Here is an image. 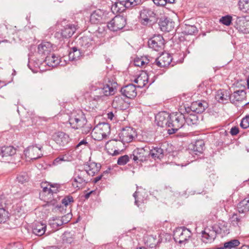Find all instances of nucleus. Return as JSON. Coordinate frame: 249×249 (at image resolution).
Instances as JSON below:
<instances>
[{
  "mask_svg": "<svg viewBox=\"0 0 249 249\" xmlns=\"http://www.w3.org/2000/svg\"><path fill=\"white\" fill-rule=\"evenodd\" d=\"M69 121L72 128L80 129L83 134H87L91 131L92 125L88 122L85 114L81 110L73 113Z\"/></svg>",
  "mask_w": 249,
  "mask_h": 249,
  "instance_id": "f257e3e1",
  "label": "nucleus"
},
{
  "mask_svg": "<svg viewBox=\"0 0 249 249\" xmlns=\"http://www.w3.org/2000/svg\"><path fill=\"white\" fill-rule=\"evenodd\" d=\"M185 115L181 112H173L170 114L169 127L167 130L170 135L174 134L185 124Z\"/></svg>",
  "mask_w": 249,
  "mask_h": 249,
  "instance_id": "f03ea898",
  "label": "nucleus"
},
{
  "mask_svg": "<svg viewBox=\"0 0 249 249\" xmlns=\"http://www.w3.org/2000/svg\"><path fill=\"white\" fill-rule=\"evenodd\" d=\"M174 239L176 242L180 245H185L192 238V231L185 227H180L176 228L174 231Z\"/></svg>",
  "mask_w": 249,
  "mask_h": 249,
  "instance_id": "7ed1b4c3",
  "label": "nucleus"
},
{
  "mask_svg": "<svg viewBox=\"0 0 249 249\" xmlns=\"http://www.w3.org/2000/svg\"><path fill=\"white\" fill-rule=\"evenodd\" d=\"M158 15L152 10L144 8L140 13V20L143 25L151 26L158 21Z\"/></svg>",
  "mask_w": 249,
  "mask_h": 249,
  "instance_id": "20e7f679",
  "label": "nucleus"
},
{
  "mask_svg": "<svg viewBox=\"0 0 249 249\" xmlns=\"http://www.w3.org/2000/svg\"><path fill=\"white\" fill-rule=\"evenodd\" d=\"M110 132V125L108 123H100L93 129L92 137L96 141H101L106 138Z\"/></svg>",
  "mask_w": 249,
  "mask_h": 249,
  "instance_id": "39448f33",
  "label": "nucleus"
},
{
  "mask_svg": "<svg viewBox=\"0 0 249 249\" xmlns=\"http://www.w3.org/2000/svg\"><path fill=\"white\" fill-rule=\"evenodd\" d=\"M85 168L76 169L74 175L73 186L78 189L85 186L89 181L88 177L89 176Z\"/></svg>",
  "mask_w": 249,
  "mask_h": 249,
  "instance_id": "423d86ee",
  "label": "nucleus"
},
{
  "mask_svg": "<svg viewBox=\"0 0 249 249\" xmlns=\"http://www.w3.org/2000/svg\"><path fill=\"white\" fill-rule=\"evenodd\" d=\"M149 156V148L145 146L142 148H137L130 155V159L136 163H141L146 160Z\"/></svg>",
  "mask_w": 249,
  "mask_h": 249,
  "instance_id": "0eeeda50",
  "label": "nucleus"
},
{
  "mask_svg": "<svg viewBox=\"0 0 249 249\" xmlns=\"http://www.w3.org/2000/svg\"><path fill=\"white\" fill-rule=\"evenodd\" d=\"M115 93V89L113 86H110L109 84H106L103 87L98 88L95 89V93L92 97L94 100H102L104 96H107L113 95Z\"/></svg>",
  "mask_w": 249,
  "mask_h": 249,
  "instance_id": "6e6552de",
  "label": "nucleus"
},
{
  "mask_svg": "<svg viewBox=\"0 0 249 249\" xmlns=\"http://www.w3.org/2000/svg\"><path fill=\"white\" fill-rule=\"evenodd\" d=\"M108 28L113 32L122 29L126 24V18L122 16H116L111 21L107 22Z\"/></svg>",
  "mask_w": 249,
  "mask_h": 249,
  "instance_id": "1a4fd4ad",
  "label": "nucleus"
},
{
  "mask_svg": "<svg viewBox=\"0 0 249 249\" xmlns=\"http://www.w3.org/2000/svg\"><path fill=\"white\" fill-rule=\"evenodd\" d=\"M42 146L41 145H33L28 146L24 152L26 158L31 160H36L43 156Z\"/></svg>",
  "mask_w": 249,
  "mask_h": 249,
  "instance_id": "9d476101",
  "label": "nucleus"
},
{
  "mask_svg": "<svg viewBox=\"0 0 249 249\" xmlns=\"http://www.w3.org/2000/svg\"><path fill=\"white\" fill-rule=\"evenodd\" d=\"M216 226H213L211 228H206L201 232V240L207 243H212L217 235Z\"/></svg>",
  "mask_w": 249,
  "mask_h": 249,
  "instance_id": "9b49d317",
  "label": "nucleus"
},
{
  "mask_svg": "<svg viewBox=\"0 0 249 249\" xmlns=\"http://www.w3.org/2000/svg\"><path fill=\"white\" fill-rule=\"evenodd\" d=\"M148 45L149 48L156 51H160L163 49L164 40L163 37L160 35H154L149 39Z\"/></svg>",
  "mask_w": 249,
  "mask_h": 249,
  "instance_id": "f8f14e48",
  "label": "nucleus"
},
{
  "mask_svg": "<svg viewBox=\"0 0 249 249\" xmlns=\"http://www.w3.org/2000/svg\"><path fill=\"white\" fill-rule=\"evenodd\" d=\"M108 13L104 12L100 9L93 12L90 15V21L92 24H98L107 22Z\"/></svg>",
  "mask_w": 249,
  "mask_h": 249,
  "instance_id": "ddd939ff",
  "label": "nucleus"
},
{
  "mask_svg": "<svg viewBox=\"0 0 249 249\" xmlns=\"http://www.w3.org/2000/svg\"><path fill=\"white\" fill-rule=\"evenodd\" d=\"M53 45L48 41H43L38 45L37 53L41 57L46 58L53 50Z\"/></svg>",
  "mask_w": 249,
  "mask_h": 249,
  "instance_id": "4468645a",
  "label": "nucleus"
},
{
  "mask_svg": "<svg viewBox=\"0 0 249 249\" xmlns=\"http://www.w3.org/2000/svg\"><path fill=\"white\" fill-rule=\"evenodd\" d=\"M119 135L123 142L128 143L133 140L135 135V130L132 127H125L122 129Z\"/></svg>",
  "mask_w": 249,
  "mask_h": 249,
  "instance_id": "2eb2a0df",
  "label": "nucleus"
},
{
  "mask_svg": "<svg viewBox=\"0 0 249 249\" xmlns=\"http://www.w3.org/2000/svg\"><path fill=\"white\" fill-rule=\"evenodd\" d=\"M53 139L60 147H65L70 141L69 136L63 132H58L53 136Z\"/></svg>",
  "mask_w": 249,
  "mask_h": 249,
  "instance_id": "dca6fc26",
  "label": "nucleus"
},
{
  "mask_svg": "<svg viewBox=\"0 0 249 249\" xmlns=\"http://www.w3.org/2000/svg\"><path fill=\"white\" fill-rule=\"evenodd\" d=\"M172 57L168 53H163L157 59H154V61L152 63L153 65H157L160 68L168 66L171 63Z\"/></svg>",
  "mask_w": 249,
  "mask_h": 249,
  "instance_id": "f3484780",
  "label": "nucleus"
},
{
  "mask_svg": "<svg viewBox=\"0 0 249 249\" xmlns=\"http://www.w3.org/2000/svg\"><path fill=\"white\" fill-rule=\"evenodd\" d=\"M170 118V114L165 111L161 112L156 115L155 121L157 124L160 127L167 126L169 127Z\"/></svg>",
  "mask_w": 249,
  "mask_h": 249,
  "instance_id": "a211bd4d",
  "label": "nucleus"
},
{
  "mask_svg": "<svg viewBox=\"0 0 249 249\" xmlns=\"http://www.w3.org/2000/svg\"><path fill=\"white\" fill-rule=\"evenodd\" d=\"M121 92L124 96L129 99L134 98L137 94L136 86L133 84L127 85L122 88Z\"/></svg>",
  "mask_w": 249,
  "mask_h": 249,
  "instance_id": "6ab92c4d",
  "label": "nucleus"
},
{
  "mask_svg": "<svg viewBox=\"0 0 249 249\" xmlns=\"http://www.w3.org/2000/svg\"><path fill=\"white\" fill-rule=\"evenodd\" d=\"M167 143H162L160 147H156L152 149H149V155L154 159L162 158L166 153V149H164Z\"/></svg>",
  "mask_w": 249,
  "mask_h": 249,
  "instance_id": "aec40b11",
  "label": "nucleus"
},
{
  "mask_svg": "<svg viewBox=\"0 0 249 249\" xmlns=\"http://www.w3.org/2000/svg\"><path fill=\"white\" fill-rule=\"evenodd\" d=\"M153 59L152 58L148 56L137 57L134 59V64L137 67L144 68L146 66H150L152 63Z\"/></svg>",
  "mask_w": 249,
  "mask_h": 249,
  "instance_id": "412c9836",
  "label": "nucleus"
},
{
  "mask_svg": "<svg viewBox=\"0 0 249 249\" xmlns=\"http://www.w3.org/2000/svg\"><path fill=\"white\" fill-rule=\"evenodd\" d=\"M208 107V104L205 101H196L192 104L190 109L194 113H201L204 111Z\"/></svg>",
  "mask_w": 249,
  "mask_h": 249,
  "instance_id": "4be33fe9",
  "label": "nucleus"
},
{
  "mask_svg": "<svg viewBox=\"0 0 249 249\" xmlns=\"http://www.w3.org/2000/svg\"><path fill=\"white\" fill-rule=\"evenodd\" d=\"M76 31L74 25L68 24L64 26L60 30L61 36L64 38L71 37Z\"/></svg>",
  "mask_w": 249,
  "mask_h": 249,
  "instance_id": "5701e85b",
  "label": "nucleus"
},
{
  "mask_svg": "<svg viewBox=\"0 0 249 249\" xmlns=\"http://www.w3.org/2000/svg\"><path fill=\"white\" fill-rule=\"evenodd\" d=\"M78 44L81 47L82 51L85 52L92 48L93 40L90 37L83 36L78 39Z\"/></svg>",
  "mask_w": 249,
  "mask_h": 249,
  "instance_id": "b1692460",
  "label": "nucleus"
},
{
  "mask_svg": "<svg viewBox=\"0 0 249 249\" xmlns=\"http://www.w3.org/2000/svg\"><path fill=\"white\" fill-rule=\"evenodd\" d=\"M186 113H184L186 116H185V123L190 126L197 125L199 123L197 115L194 112L189 113L186 109Z\"/></svg>",
  "mask_w": 249,
  "mask_h": 249,
  "instance_id": "393cba45",
  "label": "nucleus"
},
{
  "mask_svg": "<svg viewBox=\"0 0 249 249\" xmlns=\"http://www.w3.org/2000/svg\"><path fill=\"white\" fill-rule=\"evenodd\" d=\"M148 76L145 71H142L139 76L135 78L134 82L137 84V87L142 88L148 83Z\"/></svg>",
  "mask_w": 249,
  "mask_h": 249,
  "instance_id": "a878e982",
  "label": "nucleus"
},
{
  "mask_svg": "<svg viewBox=\"0 0 249 249\" xmlns=\"http://www.w3.org/2000/svg\"><path fill=\"white\" fill-rule=\"evenodd\" d=\"M173 23L170 21L167 18H160L159 22V25L161 31L169 32L174 28Z\"/></svg>",
  "mask_w": 249,
  "mask_h": 249,
  "instance_id": "bb28decb",
  "label": "nucleus"
},
{
  "mask_svg": "<svg viewBox=\"0 0 249 249\" xmlns=\"http://www.w3.org/2000/svg\"><path fill=\"white\" fill-rule=\"evenodd\" d=\"M101 167L100 163L91 162L86 166L85 169L89 173V176H93L100 171Z\"/></svg>",
  "mask_w": 249,
  "mask_h": 249,
  "instance_id": "cd10ccee",
  "label": "nucleus"
},
{
  "mask_svg": "<svg viewBox=\"0 0 249 249\" xmlns=\"http://www.w3.org/2000/svg\"><path fill=\"white\" fill-rule=\"evenodd\" d=\"M61 58L59 57L56 56L54 54L52 53L46 56L45 62L49 66L54 67L60 64L61 62Z\"/></svg>",
  "mask_w": 249,
  "mask_h": 249,
  "instance_id": "c85d7f7f",
  "label": "nucleus"
},
{
  "mask_svg": "<svg viewBox=\"0 0 249 249\" xmlns=\"http://www.w3.org/2000/svg\"><path fill=\"white\" fill-rule=\"evenodd\" d=\"M215 97L218 102L224 104L230 99V96L227 90H219L216 92Z\"/></svg>",
  "mask_w": 249,
  "mask_h": 249,
  "instance_id": "c756f323",
  "label": "nucleus"
},
{
  "mask_svg": "<svg viewBox=\"0 0 249 249\" xmlns=\"http://www.w3.org/2000/svg\"><path fill=\"white\" fill-rule=\"evenodd\" d=\"M246 94L244 90H236L230 96V100L232 103L242 101L245 97Z\"/></svg>",
  "mask_w": 249,
  "mask_h": 249,
  "instance_id": "7c9ffc66",
  "label": "nucleus"
},
{
  "mask_svg": "<svg viewBox=\"0 0 249 249\" xmlns=\"http://www.w3.org/2000/svg\"><path fill=\"white\" fill-rule=\"evenodd\" d=\"M237 209L240 213L249 212V198H246L241 201L237 205Z\"/></svg>",
  "mask_w": 249,
  "mask_h": 249,
  "instance_id": "2f4dec72",
  "label": "nucleus"
},
{
  "mask_svg": "<svg viewBox=\"0 0 249 249\" xmlns=\"http://www.w3.org/2000/svg\"><path fill=\"white\" fill-rule=\"evenodd\" d=\"M46 225L41 223H37L34 226L32 230L33 233L37 236H41L45 233Z\"/></svg>",
  "mask_w": 249,
  "mask_h": 249,
  "instance_id": "473e14b6",
  "label": "nucleus"
},
{
  "mask_svg": "<svg viewBox=\"0 0 249 249\" xmlns=\"http://www.w3.org/2000/svg\"><path fill=\"white\" fill-rule=\"evenodd\" d=\"M204 147L205 144L204 142L201 140H198L196 141L193 145L192 151L196 155L201 154L204 150Z\"/></svg>",
  "mask_w": 249,
  "mask_h": 249,
  "instance_id": "72a5a7b5",
  "label": "nucleus"
},
{
  "mask_svg": "<svg viewBox=\"0 0 249 249\" xmlns=\"http://www.w3.org/2000/svg\"><path fill=\"white\" fill-rule=\"evenodd\" d=\"M16 153V149L11 146H3L1 149V153L3 157L12 156L15 154Z\"/></svg>",
  "mask_w": 249,
  "mask_h": 249,
  "instance_id": "f704fd0d",
  "label": "nucleus"
},
{
  "mask_svg": "<svg viewBox=\"0 0 249 249\" xmlns=\"http://www.w3.org/2000/svg\"><path fill=\"white\" fill-rule=\"evenodd\" d=\"M124 100L121 96H117L113 99L112 103V107L115 108L123 109L124 107Z\"/></svg>",
  "mask_w": 249,
  "mask_h": 249,
  "instance_id": "c9c22d12",
  "label": "nucleus"
},
{
  "mask_svg": "<svg viewBox=\"0 0 249 249\" xmlns=\"http://www.w3.org/2000/svg\"><path fill=\"white\" fill-rule=\"evenodd\" d=\"M49 224L53 230H56L63 224V222L60 217H53L50 219Z\"/></svg>",
  "mask_w": 249,
  "mask_h": 249,
  "instance_id": "e433bc0d",
  "label": "nucleus"
},
{
  "mask_svg": "<svg viewBox=\"0 0 249 249\" xmlns=\"http://www.w3.org/2000/svg\"><path fill=\"white\" fill-rule=\"evenodd\" d=\"M75 239L73 232L65 231L62 235V242L64 244H71Z\"/></svg>",
  "mask_w": 249,
  "mask_h": 249,
  "instance_id": "4c0bfd02",
  "label": "nucleus"
},
{
  "mask_svg": "<svg viewBox=\"0 0 249 249\" xmlns=\"http://www.w3.org/2000/svg\"><path fill=\"white\" fill-rule=\"evenodd\" d=\"M229 220L230 224L234 227H239L242 222V219L236 213L232 214Z\"/></svg>",
  "mask_w": 249,
  "mask_h": 249,
  "instance_id": "58836bf2",
  "label": "nucleus"
},
{
  "mask_svg": "<svg viewBox=\"0 0 249 249\" xmlns=\"http://www.w3.org/2000/svg\"><path fill=\"white\" fill-rule=\"evenodd\" d=\"M141 2V0H122V4L124 7L129 8L133 7Z\"/></svg>",
  "mask_w": 249,
  "mask_h": 249,
  "instance_id": "ea45409f",
  "label": "nucleus"
},
{
  "mask_svg": "<svg viewBox=\"0 0 249 249\" xmlns=\"http://www.w3.org/2000/svg\"><path fill=\"white\" fill-rule=\"evenodd\" d=\"M238 6L243 12L249 13V0H239Z\"/></svg>",
  "mask_w": 249,
  "mask_h": 249,
  "instance_id": "a19ab883",
  "label": "nucleus"
},
{
  "mask_svg": "<svg viewBox=\"0 0 249 249\" xmlns=\"http://www.w3.org/2000/svg\"><path fill=\"white\" fill-rule=\"evenodd\" d=\"M240 242L238 240H231V241L226 242L224 244V248H222V249H231L238 246Z\"/></svg>",
  "mask_w": 249,
  "mask_h": 249,
  "instance_id": "79ce46f5",
  "label": "nucleus"
},
{
  "mask_svg": "<svg viewBox=\"0 0 249 249\" xmlns=\"http://www.w3.org/2000/svg\"><path fill=\"white\" fill-rule=\"evenodd\" d=\"M145 244L150 248H153L156 245V238H154L152 235H148L144 238Z\"/></svg>",
  "mask_w": 249,
  "mask_h": 249,
  "instance_id": "37998d69",
  "label": "nucleus"
},
{
  "mask_svg": "<svg viewBox=\"0 0 249 249\" xmlns=\"http://www.w3.org/2000/svg\"><path fill=\"white\" fill-rule=\"evenodd\" d=\"M183 32L186 35H191L197 33V30L194 25H186Z\"/></svg>",
  "mask_w": 249,
  "mask_h": 249,
  "instance_id": "c03bdc74",
  "label": "nucleus"
},
{
  "mask_svg": "<svg viewBox=\"0 0 249 249\" xmlns=\"http://www.w3.org/2000/svg\"><path fill=\"white\" fill-rule=\"evenodd\" d=\"M9 213L4 208H0V223H4L9 218Z\"/></svg>",
  "mask_w": 249,
  "mask_h": 249,
  "instance_id": "a18cd8bd",
  "label": "nucleus"
},
{
  "mask_svg": "<svg viewBox=\"0 0 249 249\" xmlns=\"http://www.w3.org/2000/svg\"><path fill=\"white\" fill-rule=\"evenodd\" d=\"M130 156L125 155L120 157L117 160V164L119 165H124L126 164L129 160Z\"/></svg>",
  "mask_w": 249,
  "mask_h": 249,
  "instance_id": "49530a36",
  "label": "nucleus"
},
{
  "mask_svg": "<svg viewBox=\"0 0 249 249\" xmlns=\"http://www.w3.org/2000/svg\"><path fill=\"white\" fill-rule=\"evenodd\" d=\"M29 178L28 174L25 172L20 173L17 178L18 181L22 184L27 182Z\"/></svg>",
  "mask_w": 249,
  "mask_h": 249,
  "instance_id": "de8ad7c7",
  "label": "nucleus"
},
{
  "mask_svg": "<svg viewBox=\"0 0 249 249\" xmlns=\"http://www.w3.org/2000/svg\"><path fill=\"white\" fill-rule=\"evenodd\" d=\"M57 184L51 185V187L48 188L47 187H44L43 191L44 193H48L49 194H53V193H56L58 191L57 188L56 187Z\"/></svg>",
  "mask_w": 249,
  "mask_h": 249,
  "instance_id": "09e8293b",
  "label": "nucleus"
},
{
  "mask_svg": "<svg viewBox=\"0 0 249 249\" xmlns=\"http://www.w3.org/2000/svg\"><path fill=\"white\" fill-rule=\"evenodd\" d=\"M111 142L112 145L117 149H123L124 147V142H123L121 140V141L113 140L111 141Z\"/></svg>",
  "mask_w": 249,
  "mask_h": 249,
  "instance_id": "8fccbe9b",
  "label": "nucleus"
},
{
  "mask_svg": "<svg viewBox=\"0 0 249 249\" xmlns=\"http://www.w3.org/2000/svg\"><path fill=\"white\" fill-rule=\"evenodd\" d=\"M231 19L232 17L231 16L227 15L222 17L220 19V22L224 25L229 26L231 23Z\"/></svg>",
  "mask_w": 249,
  "mask_h": 249,
  "instance_id": "3c124183",
  "label": "nucleus"
},
{
  "mask_svg": "<svg viewBox=\"0 0 249 249\" xmlns=\"http://www.w3.org/2000/svg\"><path fill=\"white\" fill-rule=\"evenodd\" d=\"M240 125V126L244 129L249 127V115H246L242 119Z\"/></svg>",
  "mask_w": 249,
  "mask_h": 249,
  "instance_id": "603ef678",
  "label": "nucleus"
},
{
  "mask_svg": "<svg viewBox=\"0 0 249 249\" xmlns=\"http://www.w3.org/2000/svg\"><path fill=\"white\" fill-rule=\"evenodd\" d=\"M74 200L73 197L71 195L65 196L62 200L61 202L65 206H68L69 204L73 202Z\"/></svg>",
  "mask_w": 249,
  "mask_h": 249,
  "instance_id": "864d4df0",
  "label": "nucleus"
},
{
  "mask_svg": "<svg viewBox=\"0 0 249 249\" xmlns=\"http://www.w3.org/2000/svg\"><path fill=\"white\" fill-rule=\"evenodd\" d=\"M71 50L73 51L74 56L77 60L85 52L84 51H82L81 49H78L75 47H72Z\"/></svg>",
  "mask_w": 249,
  "mask_h": 249,
  "instance_id": "5fc2aeb1",
  "label": "nucleus"
},
{
  "mask_svg": "<svg viewBox=\"0 0 249 249\" xmlns=\"http://www.w3.org/2000/svg\"><path fill=\"white\" fill-rule=\"evenodd\" d=\"M82 146V148H85L86 147H89V144L87 142L86 139H83L76 146V148L78 149L79 147Z\"/></svg>",
  "mask_w": 249,
  "mask_h": 249,
  "instance_id": "6e6d98bb",
  "label": "nucleus"
},
{
  "mask_svg": "<svg viewBox=\"0 0 249 249\" xmlns=\"http://www.w3.org/2000/svg\"><path fill=\"white\" fill-rule=\"evenodd\" d=\"M5 249H23L21 245L19 243H14L7 247Z\"/></svg>",
  "mask_w": 249,
  "mask_h": 249,
  "instance_id": "4d7b16f0",
  "label": "nucleus"
},
{
  "mask_svg": "<svg viewBox=\"0 0 249 249\" xmlns=\"http://www.w3.org/2000/svg\"><path fill=\"white\" fill-rule=\"evenodd\" d=\"M153 2L157 6H163L166 4L165 0H153Z\"/></svg>",
  "mask_w": 249,
  "mask_h": 249,
  "instance_id": "13d9d810",
  "label": "nucleus"
},
{
  "mask_svg": "<svg viewBox=\"0 0 249 249\" xmlns=\"http://www.w3.org/2000/svg\"><path fill=\"white\" fill-rule=\"evenodd\" d=\"M230 133L232 136L237 135L239 133L238 128L236 126L232 127L231 129Z\"/></svg>",
  "mask_w": 249,
  "mask_h": 249,
  "instance_id": "bf43d9fd",
  "label": "nucleus"
},
{
  "mask_svg": "<svg viewBox=\"0 0 249 249\" xmlns=\"http://www.w3.org/2000/svg\"><path fill=\"white\" fill-rule=\"evenodd\" d=\"M69 58L70 60L74 61L76 60V58L74 56V53L73 50H71L69 53Z\"/></svg>",
  "mask_w": 249,
  "mask_h": 249,
  "instance_id": "052dcab7",
  "label": "nucleus"
},
{
  "mask_svg": "<svg viewBox=\"0 0 249 249\" xmlns=\"http://www.w3.org/2000/svg\"><path fill=\"white\" fill-rule=\"evenodd\" d=\"M138 192L137 191H136L133 194V196L135 198V204L138 206H139V202H140V201L139 200V198L138 197Z\"/></svg>",
  "mask_w": 249,
  "mask_h": 249,
  "instance_id": "680f3d73",
  "label": "nucleus"
},
{
  "mask_svg": "<svg viewBox=\"0 0 249 249\" xmlns=\"http://www.w3.org/2000/svg\"><path fill=\"white\" fill-rule=\"evenodd\" d=\"M64 160L63 158H62V157H58V158H56L54 160L53 164L54 165H57L58 164L60 163V162H61L62 161H64Z\"/></svg>",
  "mask_w": 249,
  "mask_h": 249,
  "instance_id": "e2e57ef3",
  "label": "nucleus"
},
{
  "mask_svg": "<svg viewBox=\"0 0 249 249\" xmlns=\"http://www.w3.org/2000/svg\"><path fill=\"white\" fill-rule=\"evenodd\" d=\"M107 118L108 119L112 120L113 119V117H114V114H113V113L112 112L110 111V112H109L108 113H107Z\"/></svg>",
  "mask_w": 249,
  "mask_h": 249,
  "instance_id": "0e129e2a",
  "label": "nucleus"
},
{
  "mask_svg": "<svg viewBox=\"0 0 249 249\" xmlns=\"http://www.w3.org/2000/svg\"><path fill=\"white\" fill-rule=\"evenodd\" d=\"M103 177V175H101L100 176H98L97 177H96V178H94V180H93V182L94 183H97L98 181H99Z\"/></svg>",
  "mask_w": 249,
  "mask_h": 249,
  "instance_id": "69168bd1",
  "label": "nucleus"
},
{
  "mask_svg": "<svg viewBox=\"0 0 249 249\" xmlns=\"http://www.w3.org/2000/svg\"><path fill=\"white\" fill-rule=\"evenodd\" d=\"M97 31L101 33V34H103L104 32L105 31L104 27H99L97 30Z\"/></svg>",
  "mask_w": 249,
  "mask_h": 249,
  "instance_id": "338daca9",
  "label": "nucleus"
},
{
  "mask_svg": "<svg viewBox=\"0 0 249 249\" xmlns=\"http://www.w3.org/2000/svg\"><path fill=\"white\" fill-rule=\"evenodd\" d=\"M94 192V191H91L87 193L86 194H85V199H88L90 195L91 194H92Z\"/></svg>",
  "mask_w": 249,
  "mask_h": 249,
  "instance_id": "774afa93",
  "label": "nucleus"
}]
</instances>
